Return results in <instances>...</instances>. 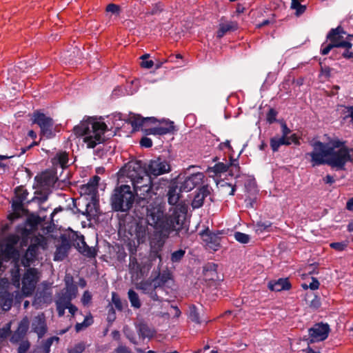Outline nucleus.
<instances>
[{"label": "nucleus", "instance_id": "28", "mask_svg": "<svg viewBox=\"0 0 353 353\" xmlns=\"http://www.w3.org/2000/svg\"><path fill=\"white\" fill-rule=\"evenodd\" d=\"M268 286L271 290L279 292L290 289V284L288 279H279L276 281L269 283Z\"/></svg>", "mask_w": 353, "mask_h": 353}, {"label": "nucleus", "instance_id": "42", "mask_svg": "<svg viewBox=\"0 0 353 353\" xmlns=\"http://www.w3.org/2000/svg\"><path fill=\"white\" fill-rule=\"evenodd\" d=\"M10 328L11 323H8L3 327L0 329V340H3L10 335Z\"/></svg>", "mask_w": 353, "mask_h": 353}, {"label": "nucleus", "instance_id": "11", "mask_svg": "<svg viewBox=\"0 0 353 353\" xmlns=\"http://www.w3.org/2000/svg\"><path fill=\"white\" fill-rule=\"evenodd\" d=\"M28 192L26 189L21 187H18L15 190V196L12 200V207L14 213L9 216L10 219H14L19 216L21 212L23 210V205L27 200Z\"/></svg>", "mask_w": 353, "mask_h": 353}, {"label": "nucleus", "instance_id": "53", "mask_svg": "<svg viewBox=\"0 0 353 353\" xmlns=\"http://www.w3.org/2000/svg\"><path fill=\"white\" fill-rule=\"evenodd\" d=\"M24 335L25 334H23L18 331H16L11 336L10 341L12 343H16L19 342L23 337Z\"/></svg>", "mask_w": 353, "mask_h": 353}, {"label": "nucleus", "instance_id": "64", "mask_svg": "<svg viewBox=\"0 0 353 353\" xmlns=\"http://www.w3.org/2000/svg\"><path fill=\"white\" fill-rule=\"evenodd\" d=\"M345 50L343 53L342 56L347 59H353V52L350 50L351 48H345Z\"/></svg>", "mask_w": 353, "mask_h": 353}, {"label": "nucleus", "instance_id": "16", "mask_svg": "<svg viewBox=\"0 0 353 353\" xmlns=\"http://www.w3.org/2000/svg\"><path fill=\"white\" fill-rule=\"evenodd\" d=\"M343 34H345V32L343 30L341 26H338L336 28L332 29L327 35V39H329L333 44L336 43H348L350 46H339V48H352V44L350 41H343Z\"/></svg>", "mask_w": 353, "mask_h": 353}, {"label": "nucleus", "instance_id": "30", "mask_svg": "<svg viewBox=\"0 0 353 353\" xmlns=\"http://www.w3.org/2000/svg\"><path fill=\"white\" fill-rule=\"evenodd\" d=\"M281 145H289L287 138L284 137H274L270 139V146L274 152L279 150Z\"/></svg>", "mask_w": 353, "mask_h": 353}, {"label": "nucleus", "instance_id": "54", "mask_svg": "<svg viewBox=\"0 0 353 353\" xmlns=\"http://www.w3.org/2000/svg\"><path fill=\"white\" fill-rule=\"evenodd\" d=\"M92 299V296L88 291H85L81 298V302L84 305H88Z\"/></svg>", "mask_w": 353, "mask_h": 353}, {"label": "nucleus", "instance_id": "13", "mask_svg": "<svg viewBox=\"0 0 353 353\" xmlns=\"http://www.w3.org/2000/svg\"><path fill=\"white\" fill-rule=\"evenodd\" d=\"M309 342L316 343L324 341L328 336L330 332V327L327 324L317 323L315 324L312 327L310 328L309 330Z\"/></svg>", "mask_w": 353, "mask_h": 353}, {"label": "nucleus", "instance_id": "26", "mask_svg": "<svg viewBox=\"0 0 353 353\" xmlns=\"http://www.w3.org/2000/svg\"><path fill=\"white\" fill-rule=\"evenodd\" d=\"M65 288H64V292L63 293L73 299L77 294V287L73 283V279L71 276H65Z\"/></svg>", "mask_w": 353, "mask_h": 353}, {"label": "nucleus", "instance_id": "59", "mask_svg": "<svg viewBox=\"0 0 353 353\" xmlns=\"http://www.w3.org/2000/svg\"><path fill=\"white\" fill-rule=\"evenodd\" d=\"M140 65L143 68L150 69L154 65V63L152 60H145L141 61Z\"/></svg>", "mask_w": 353, "mask_h": 353}, {"label": "nucleus", "instance_id": "49", "mask_svg": "<svg viewBox=\"0 0 353 353\" xmlns=\"http://www.w3.org/2000/svg\"><path fill=\"white\" fill-rule=\"evenodd\" d=\"M30 347V343L28 341H22L19 347L18 353H26Z\"/></svg>", "mask_w": 353, "mask_h": 353}, {"label": "nucleus", "instance_id": "47", "mask_svg": "<svg viewBox=\"0 0 353 353\" xmlns=\"http://www.w3.org/2000/svg\"><path fill=\"white\" fill-rule=\"evenodd\" d=\"M85 350V345L83 343H79L73 347L68 350V353H81Z\"/></svg>", "mask_w": 353, "mask_h": 353}, {"label": "nucleus", "instance_id": "36", "mask_svg": "<svg viewBox=\"0 0 353 353\" xmlns=\"http://www.w3.org/2000/svg\"><path fill=\"white\" fill-rule=\"evenodd\" d=\"M97 190L94 188L92 185L87 183L86 184L82 185L80 187V193L81 195H94Z\"/></svg>", "mask_w": 353, "mask_h": 353}, {"label": "nucleus", "instance_id": "14", "mask_svg": "<svg viewBox=\"0 0 353 353\" xmlns=\"http://www.w3.org/2000/svg\"><path fill=\"white\" fill-rule=\"evenodd\" d=\"M204 175L201 172H197L186 177L180 183V191L189 192L195 187L203 183Z\"/></svg>", "mask_w": 353, "mask_h": 353}, {"label": "nucleus", "instance_id": "4", "mask_svg": "<svg viewBox=\"0 0 353 353\" xmlns=\"http://www.w3.org/2000/svg\"><path fill=\"white\" fill-rule=\"evenodd\" d=\"M110 201L113 210L127 212L132 207L134 194L130 185H121L114 189Z\"/></svg>", "mask_w": 353, "mask_h": 353}, {"label": "nucleus", "instance_id": "27", "mask_svg": "<svg viewBox=\"0 0 353 353\" xmlns=\"http://www.w3.org/2000/svg\"><path fill=\"white\" fill-rule=\"evenodd\" d=\"M129 269L133 275L136 274L137 277L143 276L145 270V268H141L140 263L134 256L130 257Z\"/></svg>", "mask_w": 353, "mask_h": 353}, {"label": "nucleus", "instance_id": "58", "mask_svg": "<svg viewBox=\"0 0 353 353\" xmlns=\"http://www.w3.org/2000/svg\"><path fill=\"white\" fill-rule=\"evenodd\" d=\"M114 353H132L131 350L124 345H119L114 350Z\"/></svg>", "mask_w": 353, "mask_h": 353}, {"label": "nucleus", "instance_id": "38", "mask_svg": "<svg viewBox=\"0 0 353 353\" xmlns=\"http://www.w3.org/2000/svg\"><path fill=\"white\" fill-rule=\"evenodd\" d=\"M345 43H343V44H341V43H336V44H333L332 42L329 44H327V46H324V43L321 46V53L323 54V55H326L327 54L330 50L334 48H339V46H345ZM347 45V43H346ZM347 46H350L348 43H347Z\"/></svg>", "mask_w": 353, "mask_h": 353}, {"label": "nucleus", "instance_id": "1", "mask_svg": "<svg viewBox=\"0 0 353 353\" xmlns=\"http://www.w3.org/2000/svg\"><path fill=\"white\" fill-rule=\"evenodd\" d=\"M323 142L312 141L313 150L306 154L311 158L313 167L327 164L337 170L345 169L346 163H353V148L345 145V142L336 137L324 135Z\"/></svg>", "mask_w": 353, "mask_h": 353}, {"label": "nucleus", "instance_id": "55", "mask_svg": "<svg viewBox=\"0 0 353 353\" xmlns=\"http://www.w3.org/2000/svg\"><path fill=\"white\" fill-rule=\"evenodd\" d=\"M190 318L194 322H196L197 323H199L200 322L199 321V314H198V312H196V309L194 307H193L190 310Z\"/></svg>", "mask_w": 353, "mask_h": 353}, {"label": "nucleus", "instance_id": "34", "mask_svg": "<svg viewBox=\"0 0 353 353\" xmlns=\"http://www.w3.org/2000/svg\"><path fill=\"white\" fill-rule=\"evenodd\" d=\"M128 294L131 305L135 308H139L141 304L137 293L133 290H130Z\"/></svg>", "mask_w": 353, "mask_h": 353}, {"label": "nucleus", "instance_id": "9", "mask_svg": "<svg viewBox=\"0 0 353 353\" xmlns=\"http://www.w3.org/2000/svg\"><path fill=\"white\" fill-rule=\"evenodd\" d=\"M39 280V272L36 268H29L22 278V292L26 296L32 294Z\"/></svg>", "mask_w": 353, "mask_h": 353}, {"label": "nucleus", "instance_id": "24", "mask_svg": "<svg viewBox=\"0 0 353 353\" xmlns=\"http://www.w3.org/2000/svg\"><path fill=\"white\" fill-rule=\"evenodd\" d=\"M77 248L79 251L88 257H94L97 254L94 247H89L85 242L83 236L78 239Z\"/></svg>", "mask_w": 353, "mask_h": 353}, {"label": "nucleus", "instance_id": "61", "mask_svg": "<svg viewBox=\"0 0 353 353\" xmlns=\"http://www.w3.org/2000/svg\"><path fill=\"white\" fill-rule=\"evenodd\" d=\"M281 130H282V137H286L289 136V134L291 132V130L290 128H288L285 123H283L281 124Z\"/></svg>", "mask_w": 353, "mask_h": 353}, {"label": "nucleus", "instance_id": "25", "mask_svg": "<svg viewBox=\"0 0 353 353\" xmlns=\"http://www.w3.org/2000/svg\"><path fill=\"white\" fill-rule=\"evenodd\" d=\"M180 188H178L177 185H172L169 188L168 192V203L171 205H174L173 207H175L178 205L177 203L179 201L180 199ZM180 203H179V205ZM183 205V203H181Z\"/></svg>", "mask_w": 353, "mask_h": 353}, {"label": "nucleus", "instance_id": "35", "mask_svg": "<svg viewBox=\"0 0 353 353\" xmlns=\"http://www.w3.org/2000/svg\"><path fill=\"white\" fill-rule=\"evenodd\" d=\"M290 8L296 10V16L302 14L306 10L305 6L301 5L299 0H291Z\"/></svg>", "mask_w": 353, "mask_h": 353}, {"label": "nucleus", "instance_id": "50", "mask_svg": "<svg viewBox=\"0 0 353 353\" xmlns=\"http://www.w3.org/2000/svg\"><path fill=\"white\" fill-rule=\"evenodd\" d=\"M13 284L17 288L20 285L19 282V270L17 268V270L12 272V279Z\"/></svg>", "mask_w": 353, "mask_h": 353}, {"label": "nucleus", "instance_id": "29", "mask_svg": "<svg viewBox=\"0 0 353 353\" xmlns=\"http://www.w3.org/2000/svg\"><path fill=\"white\" fill-rule=\"evenodd\" d=\"M137 330L139 336L142 339L151 338L154 334V330L144 323H139L137 325Z\"/></svg>", "mask_w": 353, "mask_h": 353}, {"label": "nucleus", "instance_id": "56", "mask_svg": "<svg viewBox=\"0 0 353 353\" xmlns=\"http://www.w3.org/2000/svg\"><path fill=\"white\" fill-rule=\"evenodd\" d=\"M140 144L145 148H150L152 145V141L148 137H143L141 139Z\"/></svg>", "mask_w": 353, "mask_h": 353}, {"label": "nucleus", "instance_id": "21", "mask_svg": "<svg viewBox=\"0 0 353 353\" xmlns=\"http://www.w3.org/2000/svg\"><path fill=\"white\" fill-rule=\"evenodd\" d=\"M210 195V190L208 185H204L199 188L196 192L192 201V206L194 209L201 208L205 197Z\"/></svg>", "mask_w": 353, "mask_h": 353}, {"label": "nucleus", "instance_id": "60", "mask_svg": "<svg viewBox=\"0 0 353 353\" xmlns=\"http://www.w3.org/2000/svg\"><path fill=\"white\" fill-rule=\"evenodd\" d=\"M287 141H288L289 145H290L292 143H295L296 145L299 144V141L296 134H292L290 136H288Z\"/></svg>", "mask_w": 353, "mask_h": 353}, {"label": "nucleus", "instance_id": "18", "mask_svg": "<svg viewBox=\"0 0 353 353\" xmlns=\"http://www.w3.org/2000/svg\"><path fill=\"white\" fill-rule=\"evenodd\" d=\"M174 130V123L172 121L162 122L159 126L148 128L145 130L147 134L164 135L171 132Z\"/></svg>", "mask_w": 353, "mask_h": 353}, {"label": "nucleus", "instance_id": "17", "mask_svg": "<svg viewBox=\"0 0 353 353\" xmlns=\"http://www.w3.org/2000/svg\"><path fill=\"white\" fill-rule=\"evenodd\" d=\"M205 245L209 250L216 251L220 248L221 237L219 234L212 233L210 231H203L201 233Z\"/></svg>", "mask_w": 353, "mask_h": 353}, {"label": "nucleus", "instance_id": "45", "mask_svg": "<svg viewBox=\"0 0 353 353\" xmlns=\"http://www.w3.org/2000/svg\"><path fill=\"white\" fill-rule=\"evenodd\" d=\"M184 254L185 250L181 249L176 250L172 254L171 260L174 263L178 262L183 257Z\"/></svg>", "mask_w": 353, "mask_h": 353}, {"label": "nucleus", "instance_id": "52", "mask_svg": "<svg viewBox=\"0 0 353 353\" xmlns=\"http://www.w3.org/2000/svg\"><path fill=\"white\" fill-rule=\"evenodd\" d=\"M14 156H15L14 154H12V155H0V168L3 170L7 169L8 168V165L4 163H3V162H1V161L12 158Z\"/></svg>", "mask_w": 353, "mask_h": 353}, {"label": "nucleus", "instance_id": "3", "mask_svg": "<svg viewBox=\"0 0 353 353\" xmlns=\"http://www.w3.org/2000/svg\"><path fill=\"white\" fill-rule=\"evenodd\" d=\"M107 125L94 118H88L76 125L73 131L77 136L83 137V142L88 148H94L105 141Z\"/></svg>", "mask_w": 353, "mask_h": 353}, {"label": "nucleus", "instance_id": "63", "mask_svg": "<svg viewBox=\"0 0 353 353\" xmlns=\"http://www.w3.org/2000/svg\"><path fill=\"white\" fill-rule=\"evenodd\" d=\"M345 117H350L353 123V106L345 107Z\"/></svg>", "mask_w": 353, "mask_h": 353}, {"label": "nucleus", "instance_id": "15", "mask_svg": "<svg viewBox=\"0 0 353 353\" xmlns=\"http://www.w3.org/2000/svg\"><path fill=\"white\" fill-rule=\"evenodd\" d=\"M136 288L144 294H148L154 301L159 300L156 293V290L159 288V284L156 283L154 279L142 281L137 284Z\"/></svg>", "mask_w": 353, "mask_h": 353}, {"label": "nucleus", "instance_id": "51", "mask_svg": "<svg viewBox=\"0 0 353 353\" xmlns=\"http://www.w3.org/2000/svg\"><path fill=\"white\" fill-rule=\"evenodd\" d=\"M276 112L274 109H270L267 114V121L272 123L276 121Z\"/></svg>", "mask_w": 353, "mask_h": 353}, {"label": "nucleus", "instance_id": "5", "mask_svg": "<svg viewBox=\"0 0 353 353\" xmlns=\"http://www.w3.org/2000/svg\"><path fill=\"white\" fill-rule=\"evenodd\" d=\"M126 176L132 181L134 191L137 190V185L139 186L145 185L143 179L146 176H150L146 172L140 161H132L128 163L123 169Z\"/></svg>", "mask_w": 353, "mask_h": 353}, {"label": "nucleus", "instance_id": "43", "mask_svg": "<svg viewBox=\"0 0 353 353\" xmlns=\"http://www.w3.org/2000/svg\"><path fill=\"white\" fill-rule=\"evenodd\" d=\"M112 302L117 310H121L123 309L122 302L119 295L114 292H112Z\"/></svg>", "mask_w": 353, "mask_h": 353}, {"label": "nucleus", "instance_id": "32", "mask_svg": "<svg viewBox=\"0 0 353 353\" xmlns=\"http://www.w3.org/2000/svg\"><path fill=\"white\" fill-rule=\"evenodd\" d=\"M68 162V157L66 152H59L52 159L54 165H59L61 168L65 167Z\"/></svg>", "mask_w": 353, "mask_h": 353}, {"label": "nucleus", "instance_id": "46", "mask_svg": "<svg viewBox=\"0 0 353 353\" xmlns=\"http://www.w3.org/2000/svg\"><path fill=\"white\" fill-rule=\"evenodd\" d=\"M106 11L118 15L120 13V7L116 4L110 3L107 6Z\"/></svg>", "mask_w": 353, "mask_h": 353}, {"label": "nucleus", "instance_id": "12", "mask_svg": "<svg viewBox=\"0 0 353 353\" xmlns=\"http://www.w3.org/2000/svg\"><path fill=\"white\" fill-rule=\"evenodd\" d=\"M170 170V165L166 160L157 158L149 162L146 172L150 175L157 176L169 172Z\"/></svg>", "mask_w": 353, "mask_h": 353}, {"label": "nucleus", "instance_id": "10", "mask_svg": "<svg viewBox=\"0 0 353 353\" xmlns=\"http://www.w3.org/2000/svg\"><path fill=\"white\" fill-rule=\"evenodd\" d=\"M145 185L139 186L137 185V190L134 191V196L137 197V199L141 201H145L152 202L154 200L156 194L152 190V181L150 176H146L143 179Z\"/></svg>", "mask_w": 353, "mask_h": 353}, {"label": "nucleus", "instance_id": "20", "mask_svg": "<svg viewBox=\"0 0 353 353\" xmlns=\"http://www.w3.org/2000/svg\"><path fill=\"white\" fill-rule=\"evenodd\" d=\"M237 28L238 25L236 22L231 21H223V19H221L216 31V37L221 39L227 33L234 31Z\"/></svg>", "mask_w": 353, "mask_h": 353}, {"label": "nucleus", "instance_id": "23", "mask_svg": "<svg viewBox=\"0 0 353 353\" xmlns=\"http://www.w3.org/2000/svg\"><path fill=\"white\" fill-rule=\"evenodd\" d=\"M32 327L34 332L38 334L39 338H41L46 332V325L43 315H39L33 319Z\"/></svg>", "mask_w": 353, "mask_h": 353}, {"label": "nucleus", "instance_id": "33", "mask_svg": "<svg viewBox=\"0 0 353 353\" xmlns=\"http://www.w3.org/2000/svg\"><path fill=\"white\" fill-rule=\"evenodd\" d=\"M170 279H171V274L168 272H163L154 278L156 283L159 284V288L163 287Z\"/></svg>", "mask_w": 353, "mask_h": 353}, {"label": "nucleus", "instance_id": "41", "mask_svg": "<svg viewBox=\"0 0 353 353\" xmlns=\"http://www.w3.org/2000/svg\"><path fill=\"white\" fill-rule=\"evenodd\" d=\"M29 320L27 317H24L19 324L17 331L25 334L28 329Z\"/></svg>", "mask_w": 353, "mask_h": 353}, {"label": "nucleus", "instance_id": "8", "mask_svg": "<svg viewBox=\"0 0 353 353\" xmlns=\"http://www.w3.org/2000/svg\"><path fill=\"white\" fill-rule=\"evenodd\" d=\"M33 123H37L40 127L42 137L50 139L54 136L52 130L54 121L50 117L46 116L43 113L34 112L33 114Z\"/></svg>", "mask_w": 353, "mask_h": 353}, {"label": "nucleus", "instance_id": "44", "mask_svg": "<svg viewBox=\"0 0 353 353\" xmlns=\"http://www.w3.org/2000/svg\"><path fill=\"white\" fill-rule=\"evenodd\" d=\"M212 169H213V171L214 173L220 174V173L225 172L228 169V166L223 163H216L213 167Z\"/></svg>", "mask_w": 353, "mask_h": 353}, {"label": "nucleus", "instance_id": "62", "mask_svg": "<svg viewBox=\"0 0 353 353\" xmlns=\"http://www.w3.org/2000/svg\"><path fill=\"white\" fill-rule=\"evenodd\" d=\"M99 180L100 177L96 175L91 178L88 183L90 185H92V186H94V188L97 190Z\"/></svg>", "mask_w": 353, "mask_h": 353}, {"label": "nucleus", "instance_id": "39", "mask_svg": "<svg viewBox=\"0 0 353 353\" xmlns=\"http://www.w3.org/2000/svg\"><path fill=\"white\" fill-rule=\"evenodd\" d=\"M272 225V223L270 221L266 222H262L259 221L256 223L255 228H256V232H263L265 231H269V228H270Z\"/></svg>", "mask_w": 353, "mask_h": 353}, {"label": "nucleus", "instance_id": "22", "mask_svg": "<svg viewBox=\"0 0 353 353\" xmlns=\"http://www.w3.org/2000/svg\"><path fill=\"white\" fill-rule=\"evenodd\" d=\"M130 123L133 127L134 130H139L140 127L145 125L147 121H152L154 123L156 119L154 117H145L143 118L139 114H130L128 118Z\"/></svg>", "mask_w": 353, "mask_h": 353}, {"label": "nucleus", "instance_id": "48", "mask_svg": "<svg viewBox=\"0 0 353 353\" xmlns=\"http://www.w3.org/2000/svg\"><path fill=\"white\" fill-rule=\"evenodd\" d=\"M347 244L343 242H335L330 244V247L338 251H343L346 248Z\"/></svg>", "mask_w": 353, "mask_h": 353}, {"label": "nucleus", "instance_id": "57", "mask_svg": "<svg viewBox=\"0 0 353 353\" xmlns=\"http://www.w3.org/2000/svg\"><path fill=\"white\" fill-rule=\"evenodd\" d=\"M65 256V253L62 252V248H58L54 254V261H61L63 259Z\"/></svg>", "mask_w": 353, "mask_h": 353}, {"label": "nucleus", "instance_id": "37", "mask_svg": "<svg viewBox=\"0 0 353 353\" xmlns=\"http://www.w3.org/2000/svg\"><path fill=\"white\" fill-rule=\"evenodd\" d=\"M71 300V298L62 292L58 295L56 300V305L67 307L70 303Z\"/></svg>", "mask_w": 353, "mask_h": 353}, {"label": "nucleus", "instance_id": "40", "mask_svg": "<svg viewBox=\"0 0 353 353\" xmlns=\"http://www.w3.org/2000/svg\"><path fill=\"white\" fill-rule=\"evenodd\" d=\"M234 239L241 243H248L250 241V236L245 233L236 232L234 234Z\"/></svg>", "mask_w": 353, "mask_h": 353}, {"label": "nucleus", "instance_id": "31", "mask_svg": "<svg viewBox=\"0 0 353 353\" xmlns=\"http://www.w3.org/2000/svg\"><path fill=\"white\" fill-rule=\"evenodd\" d=\"M156 258L159 259V261H161V258L160 255H158L157 254H150V257L148 258H143L141 261V263H140L141 268H145V270L144 271V274H147L149 270H150L152 267V261L155 259Z\"/></svg>", "mask_w": 353, "mask_h": 353}, {"label": "nucleus", "instance_id": "2", "mask_svg": "<svg viewBox=\"0 0 353 353\" xmlns=\"http://www.w3.org/2000/svg\"><path fill=\"white\" fill-rule=\"evenodd\" d=\"M188 208L185 205L179 204L172 207L169 216L165 214V205L157 196L152 202L146 205V221L163 236H168L172 232H176L180 236L183 230Z\"/></svg>", "mask_w": 353, "mask_h": 353}, {"label": "nucleus", "instance_id": "6", "mask_svg": "<svg viewBox=\"0 0 353 353\" xmlns=\"http://www.w3.org/2000/svg\"><path fill=\"white\" fill-rule=\"evenodd\" d=\"M47 245L46 239L43 236H36L31 239V243L25 255L22 258L21 263L25 267H28L32 263L39 252L40 248L45 249Z\"/></svg>", "mask_w": 353, "mask_h": 353}, {"label": "nucleus", "instance_id": "19", "mask_svg": "<svg viewBox=\"0 0 353 353\" xmlns=\"http://www.w3.org/2000/svg\"><path fill=\"white\" fill-rule=\"evenodd\" d=\"M39 185L43 188H48L55 183L57 178L51 172H44L35 177Z\"/></svg>", "mask_w": 353, "mask_h": 353}, {"label": "nucleus", "instance_id": "7", "mask_svg": "<svg viewBox=\"0 0 353 353\" xmlns=\"http://www.w3.org/2000/svg\"><path fill=\"white\" fill-rule=\"evenodd\" d=\"M19 236L14 234L9 235L5 242L0 243V261L2 259L8 261L11 259H16L19 256V252L14 246L19 241Z\"/></svg>", "mask_w": 353, "mask_h": 353}]
</instances>
